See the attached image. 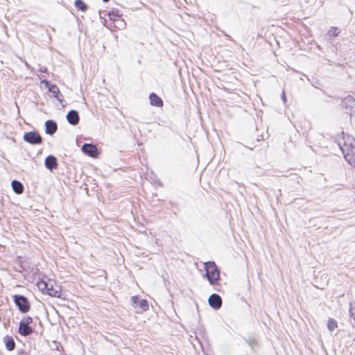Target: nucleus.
<instances>
[{
  "mask_svg": "<svg viewBox=\"0 0 355 355\" xmlns=\"http://www.w3.org/2000/svg\"><path fill=\"white\" fill-rule=\"evenodd\" d=\"M337 327H338L337 322L333 318H329L327 322L328 329L330 331H332Z\"/></svg>",
  "mask_w": 355,
  "mask_h": 355,
  "instance_id": "f3484780",
  "label": "nucleus"
},
{
  "mask_svg": "<svg viewBox=\"0 0 355 355\" xmlns=\"http://www.w3.org/2000/svg\"><path fill=\"white\" fill-rule=\"evenodd\" d=\"M75 6L76 8L81 11H85L87 10V5L81 0H76Z\"/></svg>",
  "mask_w": 355,
  "mask_h": 355,
  "instance_id": "6ab92c4d",
  "label": "nucleus"
},
{
  "mask_svg": "<svg viewBox=\"0 0 355 355\" xmlns=\"http://www.w3.org/2000/svg\"><path fill=\"white\" fill-rule=\"evenodd\" d=\"M45 128L46 134L53 135L57 130V124L51 120H48L45 123Z\"/></svg>",
  "mask_w": 355,
  "mask_h": 355,
  "instance_id": "f8f14e48",
  "label": "nucleus"
},
{
  "mask_svg": "<svg viewBox=\"0 0 355 355\" xmlns=\"http://www.w3.org/2000/svg\"><path fill=\"white\" fill-rule=\"evenodd\" d=\"M41 83L42 84H44L46 87H48L49 89V86H51V85L49 84V83L46 80H43L41 81Z\"/></svg>",
  "mask_w": 355,
  "mask_h": 355,
  "instance_id": "393cba45",
  "label": "nucleus"
},
{
  "mask_svg": "<svg viewBox=\"0 0 355 355\" xmlns=\"http://www.w3.org/2000/svg\"><path fill=\"white\" fill-rule=\"evenodd\" d=\"M14 301L19 309L26 313L29 311V303L26 297L21 295H14Z\"/></svg>",
  "mask_w": 355,
  "mask_h": 355,
  "instance_id": "39448f33",
  "label": "nucleus"
},
{
  "mask_svg": "<svg viewBox=\"0 0 355 355\" xmlns=\"http://www.w3.org/2000/svg\"><path fill=\"white\" fill-rule=\"evenodd\" d=\"M206 277L211 285H216L220 279V270L214 261H207L204 263Z\"/></svg>",
  "mask_w": 355,
  "mask_h": 355,
  "instance_id": "7ed1b4c3",
  "label": "nucleus"
},
{
  "mask_svg": "<svg viewBox=\"0 0 355 355\" xmlns=\"http://www.w3.org/2000/svg\"><path fill=\"white\" fill-rule=\"evenodd\" d=\"M37 287L43 293H46L54 297H60L61 290L60 286L51 280L48 282L40 281L37 283Z\"/></svg>",
  "mask_w": 355,
  "mask_h": 355,
  "instance_id": "f03ea898",
  "label": "nucleus"
},
{
  "mask_svg": "<svg viewBox=\"0 0 355 355\" xmlns=\"http://www.w3.org/2000/svg\"><path fill=\"white\" fill-rule=\"evenodd\" d=\"M349 314L352 318H353L354 320H355V304H351L350 309H349Z\"/></svg>",
  "mask_w": 355,
  "mask_h": 355,
  "instance_id": "412c9836",
  "label": "nucleus"
},
{
  "mask_svg": "<svg viewBox=\"0 0 355 355\" xmlns=\"http://www.w3.org/2000/svg\"><path fill=\"white\" fill-rule=\"evenodd\" d=\"M116 23H117L119 27H120V28H123L125 26L124 21H123L120 19L116 20Z\"/></svg>",
  "mask_w": 355,
  "mask_h": 355,
  "instance_id": "5701e85b",
  "label": "nucleus"
},
{
  "mask_svg": "<svg viewBox=\"0 0 355 355\" xmlns=\"http://www.w3.org/2000/svg\"><path fill=\"white\" fill-rule=\"evenodd\" d=\"M19 332L23 336H28L32 332V329L27 325V322L21 321L19 323Z\"/></svg>",
  "mask_w": 355,
  "mask_h": 355,
  "instance_id": "ddd939ff",
  "label": "nucleus"
},
{
  "mask_svg": "<svg viewBox=\"0 0 355 355\" xmlns=\"http://www.w3.org/2000/svg\"><path fill=\"white\" fill-rule=\"evenodd\" d=\"M67 121L71 125H76L79 122L78 113L76 110H71L67 115Z\"/></svg>",
  "mask_w": 355,
  "mask_h": 355,
  "instance_id": "9d476101",
  "label": "nucleus"
},
{
  "mask_svg": "<svg viewBox=\"0 0 355 355\" xmlns=\"http://www.w3.org/2000/svg\"><path fill=\"white\" fill-rule=\"evenodd\" d=\"M248 343L252 347L257 345V341L254 338H249Z\"/></svg>",
  "mask_w": 355,
  "mask_h": 355,
  "instance_id": "4be33fe9",
  "label": "nucleus"
},
{
  "mask_svg": "<svg viewBox=\"0 0 355 355\" xmlns=\"http://www.w3.org/2000/svg\"><path fill=\"white\" fill-rule=\"evenodd\" d=\"M343 103L347 111L350 114H355V99L352 96H347L344 98Z\"/></svg>",
  "mask_w": 355,
  "mask_h": 355,
  "instance_id": "0eeeda50",
  "label": "nucleus"
},
{
  "mask_svg": "<svg viewBox=\"0 0 355 355\" xmlns=\"http://www.w3.org/2000/svg\"><path fill=\"white\" fill-rule=\"evenodd\" d=\"M13 191L17 193L21 194L24 191V187L22 184L17 180H13L11 183Z\"/></svg>",
  "mask_w": 355,
  "mask_h": 355,
  "instance_id": "2eb2a0df",
  "label": "nucleus"
},
{
  "mask_svg": "<svg viewBox=\"0 0 355 355\" xmlns=\"http://www.w3.org/2000/svg\"><path fill=\"white\" fill-rule=\"evenodd\" d=\"M132 305L135 309L139 307V310L137 311V313H141L144 311H146L148 308V302L146 300H141L138 296H132L131 297Z\"/></svg>",
  "mask_w": 355,
  "mask_h": 355,
  "instance_id": "20e7f679",
  "label": "nucleus"
},
{
  "mask_svg": "<svg viewBox=\"0 0 355 355\" xmlns=\"http://www.w3.org/2000/svg\"><path fill=\"white\" fill-rule=\"evenodd\" d=\"M22 321H24L25 322H27V325H28V324L32 322V318H26L24 320H23Z\"/></svg>",
  "mask_w": 355,
  "mask_h": 355,
  "instance_id": "a878e982",
  "label": "nucleus"
},
{
  "mask_svg": "<svg viewBox=\"0 0 355 355\" xmlns=\"http://www.w3.org/2000/svg\"><path fill=\"white\" fill-rule=\"evenodd\" d=\"M24 139L31 144H37L42 142L41 136L35 132L26 133L24 136Z\"/></svg>",
  "mask_w": 355,
  "mask_h": 355,
  "instance_id": "423d86ee",
  "label": "nucleus"
},
{
  "mask_svg": "<svg viewBox=\"0 0 355 355\" xmlns=\"http://www.w3.org/2000/svg\"><path fill=\"white\" fill-rule=\"evenodd\" d=\"M149 100L151 105L156 107H162L163 105L162 100L155 93H152L150 94Z\"/></svg>",
  "mask_w": 355,
  "mask_h": 355,
  "instance_id": "4468645a",
  "label": "nucleus"
},
{
  "mask_svg": "<svg viewBox=\"0 0 355 355\" xmlns=\"http://www.w3.org/2000/svg\"><path fill=\"white\" fill-rule=\"evenodd\" d=\"M5 343H6V349L8 351H12L15 349V343L14 340L12 338L6 337L5 338Z\"/></svg>",
  "mask_w": 355,
  "mask_h": 355,
  "instance_id": "dca6fc26",
  "label": "nucleus"
},
{
  "mask_svg": "<svg viewBox=\"0 0 355 355\" xmlns=\"http://www.w3.org/2000/svg\"><path fill=\"white\" fill-rule=\"evenodd\" d=\"M45 166L49 170L56 168L58 166L56 158L52 155L48 156L45 159Z\"/></svg>",
  "mask_w": 355,
  "mask_h": 355,
  "instance_id": "9b49d317",
  "label": "nucleus"
},
{
  "mask_svg": "<svg viewBox=\"0 0 355 355\" xmlns=\"http://www.w3.org/2000/svg\"><path fill=\"white\" fill-rule=\"evenodd\" d=\"M103 1H104L105 2H107V1H108L109 0H103Z\"/></svg>",
  "mask_w": 355,
  "mask_h": 355,
  "instance_id": "cd10ccee",
  "label": "nucleus"
},
{
  "mask_svg": "<svg viewBox=\"0 0 355 355\" xmlns=\"http://www.w3.org/2000/svg\"><path fill=\"white\" fill-rule=\"evenodd\" d=\"M39 71L41 73H47V69L45 67H40Z\"/></svg>",
  "mask_w": 355,
  "mask_h": 355,
  "instance_id": "b1692460",
  "label": "nucleus"
},
{
  "mask_svg": "<svg viewBox=\"0 0 355 355\" xmlns=\"http://www.w3.org/2000/svg\"><path fill=\"white\" fill-rule=\"evenodd\" d=\"M340 149L346 161L355 167V139L350 137L345 139V142Z\"/></svg>",
  "mask_w": 355,
  "mask_h": 355,
  "instance_id": "f257e3e1",
  "label": "nucleus"
},
{
  "mask_svg": "<svg viewBox=\"0 0 355 355\" xmlns=\"http://www.w3.org/2000/svg\"><path fill=\"white\" fill-rule=\"evenodd\" d=\"M282 98L284 103L286 102V94L284 92H282Z\"/></svg>",
  "mask_w": 355,
  "mask_h": 355,
  "instance_id": "bb28decb",
  "label": "nucleus"
},
{
  "mask_svg": "<svg viewBox=\"0 0 355 355\" xmlns=\"http://www.w3.org/2000/svg\"><path fill=\"white\" fill-rule=\"evenodd\" d=\"M49 91L53 94L55 98H56L58 100L60 101V99L58 97V94L60 93V90L55 85H51V86H49Z\"/></svg>",
  "mask_w": 355,
  "mask_h": 355,
  "instance_id": "a211bd4d",
  "label": "nucleus"
},
{
  "mask_svg": "<svg viewBox=\"0 0 355 355\" xmlns=\"http://www.w3.org/2000/svg\"><path fill=\"white\" fill-rule=\"evenodd\" d=\"M329 35L336 37L339 34L338 29L337 28H331L329 31Z\"/></svg>",
  "mask_w": 355,
  "mask_h": 355,
  "instance_id": "aec40b11",
  "label": "nucleus"
},
{
  "mask_svg": "<svg viewBox=\"0 0 355 355\" xmlns=\"http://www.w3.org/2000/svg\"><path fill=\"white\" fill-rule=\"evenodd\" d=\"M209 304L214 309H218L222 305V299L217 294H212L208 300Z\"/></svg>",
  "mask_w": 355,
  "mask_h": 355,
  "instance_id": "6e6552de",
  "label": "nucleus"
},
{
  "mask_svg": "<svg viewBox=\"0 0 355 355\" xmlns=\"http://www.w3.org/2000/svg\"><path fill=\"white\" fill-rule=\"evenodd\" d=\"M82 150L87 155L93 157H96L98 155V150L96 146L89 144H85L82 146Z\"/></svg>",
  "mask_w": 355,
  "mask_h": 355,
  "instance_id": "1a4fd4ad",
  "label": "nucleus"
}]
</instances>
